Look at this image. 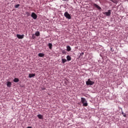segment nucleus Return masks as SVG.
Masks as SVG:
<instances>
[{"instance_id":"obj_14","label":"nucleus","mask_w":128,"mask_h":128,"mask_svg":"<svg viewBox=\"0 0 128 128\" xmlns=\"http://www.w3.org/2000/svg\"><path fill=\"white\" fill-rule=\"evenodd\" d=\"M48 46L50 50H52V43H49Z\"/></svg>"},{"instance_id":"obj_25","label":"nucleus","mask_w":128,"mask_h":128,"mask_svg":"<svg viewBox=\"0 0 128 128\" xmlns=\"http://www.w3.org/2000/svg\"><path fill=\"white\" fill-rule=\"evenodd\" d=\"M111 0V1H112V0Z\"/></svg>"},{"instance_id":"obj_19","label":"nucleus","mask_w":128,"mask_h":128,"mask_svg":"<svg viewBox=\"0 0 128 128\" xmlns=\"http://www.w3.org/2000/svg\"><path fill=\"white\" fill-rule=\"evenodd\" d=\"M26 14L28 16H30V14L28 12H26Z\"/></svg>"},{"instance_id":"obj_18","label":"nucleus","mask_w":128,"mask_h":128,"mask_svg":"<svg viewBox=\"0 0 128 128\" xmlns=\"http://www.w3.org/2000/svg\"><path fill=\"white\" fill-rule=\"evenodd\" d=\"M122 114L124 116V118H126V114H124V112H122Z\"/></svg>"},{"instance_id":"obj_3","label":"nucleus","mask_w":128,"mask_h":128,"mask_svg":"<svg viewBox=\"0 0 128 128\" xmlns=\"http://www.w3.org/2000/svg\"><path fill=\"white\" fill-rule=\"evenodd\" d=\"M94 84V82L90 80V79H88V81L86 82V84L87 86H92Z\"/></svg>"},{"instance_id":"obj_21","label":"nucleus","mask_w":128,"mask_h":128,"mask_svg":"<svg viewBox=\"0 0 128 128\" xmlns=\"http://www.w3.org/2000/svg\"><path fill=\"white\" fill-rule=\"evenodd\" d=\"M41 90H46V88H42Z\"/></svg>"},{"instance_id":"obj_1","label":"nucleus","mask_w":128,"mask_h":128,"mask_svg":"<svg viewBox=\"0 0 128 128\" xmlns=\"http://www.w3.org/2000/svg\"><path fill=\"white\" fill-rule=\"evenodd\" d=\"M81 102L83 104V106H88V101L84 98H81Z\"/></svg>"},{"instance_id":"obj_13","label":"nucleus","mask_w":128,"mask_h":128,"mask_svg":"<svg viewBox=\"0 0 128 128\" xmlns=\"http://www.w3.org/2000/svg\"><path fill=\"white\" fill-rule=\"evenodd\" d=\"M7 86H8V88H10V86H12V82H7Z\"/></svg>"},{"instance_id":"obj_17","label":"nucleus","mask_w":128,"mask_h":128,"mask_svg":"<svg viewBox=\"0 0 128 128\" xmlns=\"http://www.w3.org/2000/svg\"><path fill=\"white\" fill-rule=\"evenodd\" d=\"M62 64H64L65 62H66V61H67L66 59H65V58H62Z\"/></svg>"},{"instance_id":"obj_15","label":"nucleus","mask_w":128,"mask_h":128,"mask_svg":"<svg viewBox=\"0 0 128 128\" xmlns=\"http://www.w3.org/2000/svg\"><path fill=\"white\" fill-rule=\"evenodd\" d=\"M14 82H20V80H18V78H15L14 80Z\"/></svg>"},{"instance_id":"obj_24","label":"nucleus","mask_w":128,"mask_h":128,"mask_svg":"<svg viewBox=\"0 0 128 128\" xmlns=\"http://www.w3.org/2000/svg\"><path fill=\"white\" fill-rule=\"evenodd\" d=\"M27 128H32L30 126H28Z\"/></svg>"},{"instance_id":"obj_2","label":"nucleus","mask_w":128,"mask_h":128,"mask_svg":"<svg viewBox=\"0 0 128 128\" xmlns=\"http://www.w3.org/2000/svg\"><path fill=\"white\" fill-rule=\"evenodd\" d=\"M64 16L66 18H68V20H70L72 18V16H70V14H68V12H66L64 14Z\"/></svg>"},{"instance_id":"obj_7","label":"nucleus","mask_w":128,"mask_h":128,"mask_svg":"<svg viewBox=\"0 0 128 128\" xmlns=\"http://www.w3.org/2000/svg\"><path fill=\"white\" fill-rule=\"evenodd\" d=\"M92 4H93V6H94L95 8H98V10H102V8H100V6L94 3Z\"/></svg>"},{"instance_id":"obj_22","label":"nucleus","mask_w":128,"mask_h":128,"mask_svg":"<svg viewBox=\"0 0 128 128\" xmlns=\"http://www.w3.org/2000/svg\"><path fill=\"white\" fill-rule=\"evenodd\" d=\"M84 54V52H82V53H81L80 54V55L82 56V55H83Z\"/></svg>"},{"instance_id":"obj_23","label":"nucleus","mask_w":128,"mask_h":128,"mask_svg":"<svg viewBox=\"0 0 128 128\" xmlns=\"http://www.w3.org/2000/svg\"><path fill=\"white\" fill-rule=\"evenodd\" d=\"M32 38H34V36H32Z\"/></svg>"},{"instance_id":"obj_10","label":"nucleus","mask_w":128,"mask_h":128,"mask_svg":"<svg viewBox=\"0 0 128 128\" xmlns=\"http://www.w3.org/2000/svg\"><path fill=\"white\" fill-rule=\"evenodd\" d=\"M38 118H40V120H42L43 118V116L42 115L40 114H39L37 116Z\"/></svg>"},{"instance_id":"obj_16","label":"nucleus","mask_w":128,"mask_h":128,"mask_svg":"<svg viewBox=\"0 0 128 128\" xmlns=\"http://www.w3.org/2000/svg\"><path fill=\"white\" fill-rule=\"evenodd\" d=\"M35 35L36 36H40V32L38 31L36 32L35 33Z\"/></svg>"},{"instance_id":"obj_6","label":"nucleus","mask_w":128,"mask_h":128,"mask_svg":"<svg viewBox=\"0 0 128 128\" xmlns=\"http://www.w3.org/2000/svg\"><path fill=\"white\" fill-rule=\"evenodd\" d=\"M16 36L19 40H22V38H24V35H20L19 34H17Z\"/></svg>"},{"instance_id":"obj_5","label":"nucleus","mask_w":128,"mask_h":128,"mask_svg":"<svg viewBox=\"0 0 128 128\" xmlns=\"http://www.w3.org/2000/svg\"><path fill=\"white\" fill-rule=\"evenodd\" d=\"M31 16L34 18V20H36V18H38V16L34 12L32 13Z\"/></svg>"},{"instance_id":"obj_9","label":"nucleus","mask_w":128,"mask_h":128,"mask_svg":"<svg viewBox=\"0 0 128 128\" xmlns=\"http://www.w3.org/2000/svg\"><path fill=\"white\" fill-rule=\"evenodd\" d=\"M66 48H67V52H70V50H72V48H70V46H67Z\"/></svg>"},{"instance_id":"obj_11","label":"nucleus","mask_w":128,"mask_h":128,"mask_svg":"<svg viewBox=\"0 0 128 128\" xmlns=\"http://www.w3.org/2000/svg\"><path fill=\"white\" fill-rule=\"evenodd\" d=\"M66 58H67V60H68V62L72 60V57H70V56H67Z\"/></svg>"},{"instance_id":"obj_4","label":"nucleus","mask_w":128,"mask_h":128,"mask_svg":"<svg viewBox=\"0 0 128 128\" xmlns=\"http://www.w3.org/2000/svg\"><path fill=\"white\" fill-rule=\"evenodd\" d=\"M112 14V10H108V12H104L103 14H105L106 16H110Z\"/></svg>"},{"instance_id":"obj_20","label":"nucleus","mask_w":128,"mask_h":128,"mask_svg":"<svg viewBox=\"0 0 128 128\" xmlns=\"http://www.w3.org/2000/svg\"><path fill=\"white\" fill-rule=\"evenodd\" d=\"M20 4H16L15 6V8H18V6H20Z\"/></svg>"},{"instance_id":"obj_12","label":"nucleus","mask_w":128,"mask_h":128,"mask_svg":"<svg viewBox=\"0 0 128 128\" xmlns=\"http://www.w3.org/2000/svg\"><path fill=\"white\" fill-rule=\"evenodd\" d=\"M34 76H36V74H29V78H34Z\"/></svg>"},{"instance_id":"obj_8","label":"nucleus","mask_w":128,"mask_h":128,"mask_svg":"<svg viewBox=\"0 0 128 128\" xmlns=\"http://www.w3.org/2000/svg\"><path fill=\"white\" fill-rule=\"evenodd\" d=\"M38 56L40 58H44V54L40 53L38 54Z\"/></svg>"}]
</instances>
